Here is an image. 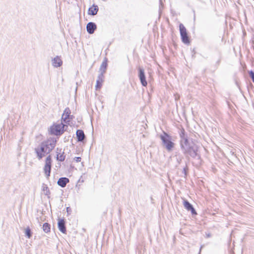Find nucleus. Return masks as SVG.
Here are the masks:
<instances>
[{"label":"nucleus","instance_id":"1","mask_svg":"<svg viewBox=\"0 0 254 254\" xmlns=\"http://www.w3.org/2000/svg\"><path fill=\"white\" fill-rule=\"evenodd\" d=\"M57 140L55 138H50L45 141L42 142L37 148L35 151L38 158L40 160L46 154L50 152L55 148Z\"/></svg>","mask_w":254,"mask_h":254},{"label":"nucleus","instance_id":"2","mask_svg":"<svg viewBox=\"0 0 254 254\" xmlns=\"http://www.w3.org/2000/svg\"><path fill=\"white\" fill-rule=\"evenodd\" d=\"M180 145L181 149L185 154H189L191 157L195 158L198 156L197 146L193 143H190L189 140L181 142Z\"/></svg>","mask_w":254,"mask_h":254},{"label":"nucleus","instance_id":"3","mask_svg":"<svg viewBox=\"0 0 254 254\" xmlns=\"http://www.w3.org/2000/svg\"><path fill=\"white\" fill-rule=\"evenodd\" d=\"M160 137L162 141L163 145L167 151H172L174 147L175 143L171 141V136L165 132H163V133L160 135Z\"/></svg>","mask_w":254,"mask_h":254},{"label":"nucleus","instance_id":"4","mask_svg":"<svg viewBox=\"0 0 254 254\" xmlns=\"http://www.w3.org/2000/svg\"><path fill=\"white\" fill-rule=\"evenodd\" d=\"M64 126L62 123L54 124L50 127V133L55 135H60L64 133Z\"/></svg>","mask_w":254,"mask_h":254},{"label":"nucleus","instance_id":"5","mask_svg":"<svg viewBox=\"0 0 254 254\" xmlns=\"http://www.w3.org/2000/svg\"><path fill=\"white\" fill-rule=\"evenodd\" d=\"M52 166V158L51 155H49L46 159L45 164L44 167V171L45 176L48 178L50 176Z\"/></svg>","mask_w":254,"mask_h":254},{"label":"nucleus","instance_id":"6","mask_svg":"<svg viewBox=\"0 0 254 254\" xmlns=\"http://www.w3.org/2000/svg\"><path fill=\"white\" fill-rule=\"evenodd\" d=\"M180 31L181 36V39L183 43L188 44L190 43L189 38L187 32V30L183 24H180Z\"/></svg>","mask_w":254,"mask_h":254},{"label":"nucleus","instance_id":"7","mask_svg":"<svg viewBox=\"0 0 254 254\" xmlns=\"http://www.w3.org/2000/svg\"><path fill=\"white\" fill-rule=\"evenodd\" d=\"M183 205L184 207L188 211H190L192 215L197 214L196 212L192 205L190 204L187 200L183 199Z\"/></svg>","mask_w":254,"mask_h":254},{"label":"nucleus","instance_id":"8","mask_svg":"<svg viewBox=\"0 0 254 254\" xmlns=\"http://www.w3.org/2000/svg\"><path fill=\"white\" fill-rule=\"evenodd\" d=\"M139 78L140 80V82L142 86H146L147 84V82L146 80V77L145 75L144 70L143 68H139Z\"/></svg>","mask_w":254,"mask_h":254},{"label":"nucleus","instance_id":"9","mask_svg":"<svg viewBox=\"0 0 254 254\" xmlns=\"http://www.w3.org/2000/svg\"><path fill=\"white\" fill-rule=\"evenodd\" d=\"M70 110L68 108H65L62 115V120H63L65 123L69 122L70 120L71 119L70 115Z\"/></svg>","mask_w":254,"mask_h":254},{"label":"nucleus","instance_id":"10","mask_svg":"<svg viewBox=\"0 0 254 254\" xmlns=\"http://www.w3.org/2000/svg\"><path fill=\"white\" fill-rule=\"evenodd\" d=\"M52 65L55 67H59L63 64V61L60 56H57L52 60Z\"/></svg>","mask_w":254,"mask_h":254},{"label":"nucleus","instance_id":"11","mask_svg":"<svg viewBox=\"0 0 254 254\" xmlns=\"http://www.w3.org/2000/svg\"><path fill=\"white\" fill-rule=\"evenodd\" d=\"M97 28L96 24L92 22H89L86 25V30L89 34H92Z\"/></svg>","mask_w":254,"mask_h":254},{"label":"nucleus","instance_id":"12","mask_svg":"<svg viewBox=\"0 0 254 254\" xmlns=\"http://www.w3.org/2000/svg\"><path fill=\"white\" fill-rule=\"evenodd\" d=\"M103 81H104V75L103 74V72H101L99 74V75L98 76V78L96 81V84L95 86V88H96V90H98L101 87Z\"/></svg>","mask_w":254,"mask_h":254},{"label":"nucleus","instance_id":"13","mask_svg":"<svg viewBox=\"0 0 254 254\" xmlns=\"http://www.w3.org/2000/svg\"><path fill=\"white\" fill-rule=\"evenodd\" d=\"M69 182V180L67 178L62 177L58 180L57 184L59 186L64 188Z\"/></svg>","mask_w":254,"mask_h":254},{"label":"nucleus","instance_id":"14","mask_svg":"<svg viewBox=\"0 0 254 254\" xmlns=\"http://www.w3.org/2000/svg\"><path fill=\"white\" fill-rule=\"evenodd\" d=\"M58 226L59 230L63 233L66 232V228L65 226V221L64 219H59L58 220Z\"/></svg>","mask_w":254,"mask_h":254},{"label":"nucleus","instance_id":"15","mask_svg":"<svg viewBox=\"0 0 254 254\" xmlns=\"http://www.w3.org/2000/svg\"><path fill=\"white\" fill-rule=\"evenodd\" d=\"M62 151V149L57 148V160L63 162L64 160L65 156L64 155V152H63L62 154L61 152Z\"/></svg>","mask_w":254,"mask_h":254},{"label":"nucleus","instance_id":"16","mask_svg":"<svg viewBox=\"0 0 254 254\" xmlns=\"http://www.w3.org/2000/svg\"><path fill=\"white\" fill-rule=\"evenodd\" d=\"M179 135L181 138L180 142L186 141L188 139V136L184 128H182L180 130L179 132Z\"/></svg>","mask_w":254,"mask_h":254},{"label":"nucleus","instance_id":"17","mask_svg":"<svg viewBox=\"0 0 254 254\" xmlns=\"http://www.w3.org/2000/svg\"><path fill=\"white\" fill-rule=\"evenodd\" d=\"M76 136L78 141H83L85 137L83 131L81 129L77 130Z\"/></svg>","mask_w":254,"mask_h":254},{"label":"nucleus","instance_id":"18","mask_svg":"<svg viewBox=\"0 0 254 254\" xmlns=\"http://www.w3.org/2000/svg\"><path fill=\"white\" fill-rule=\"evenodd\" d=\"M98 11V7L97 5H93V6L90 7L88 9V14L91 15H95L97 14Z\"/></svg>","mask_w":254,"mask_h":254},{"label":"nucleus","instance_id":"19","mask_svg":"<svg viewBox=\"0 0 254 254\" xmlns=\"http://www.w3.org/2000/svg\"><path fill=\"white\" fill-rule=\"evenodd\" d=\"M42 191L45 195H49L50 193L48 187L45 184L42 185Z\"/></svg>","mask_w":254,"mask_h":254},{"label":"nucleus","instance_id":"20","mask_svg":"<svg viewBox=\"0 0 254 254\" xmlns=\"http://www.w3.org/2000/svg\"><path fill=\"white\" fill-rule=\"evenodd\" d=\"M107 66V64L106 62H103L100 67V70L101 72H103V74L105 72L106 68Z\"/></svg>","mask_w":254,"mask_h":254},{"label":"nucleus","instance_id":"21","mask_svg":"<svg viewBox=\"0 0 254 254\" xmlns=\"http://www.w3.org/2000/svg\"><path fill=\"white\" fill-rule=\"evenodd\" d=\"M43 229L45 233L50 232V225L48 223H45L43 225Z\"/></svg>","mask_w":254,"mask_h":254},{"label":"nucleus","instance_id":"22","mask_svg":"<svg viewBox=\"0 0 254 254\" xmlns=\"http://www.w3.org/2000/svg\"><path fill=\"white\" fill-rule=\"evenodd\" d=\"M25 234L28 238L29 239L31 238V237L32 236V232L29 227H27L26 228Z\"/></svg>","mask_w":254,"mask_h":254},{"label":"nucleus","instance_id":"23","mask_svg":"<svg viewBox=\"0 0 254 254\" xmlns=\"http://www.w3.org/2000/svg\"><path fill=\"white\" fill-rule=\"evenodd\" d=\"M249 74L253 82H254V72L253 70L249 71Z\"/></svg>","mask_w":254,"mask_h":254},{"label":"nucleus","instance_id":"24","mask_svg":"<svg viewBox=\"0 0 254 254\" xmlns=\"http://www.w3.org/2000/svg\"><path fill=\"white\" fill-rule=\"evenodd\" d=\"M74 160L76 162H79L81 161V158L79 157H76L74 158Z\"/></svg>","mask_w":254,"mask_h":254},{"label":"nucleus","instance_id":"25","mask_svg":"<svg viewBox=\"0 0 254 254\" xmlns=\"http://www.w3.org/2000/svg\"><path fill=\"white\" fill-rule=\"evenodd\" d=\"M71 209L70 207H68L66 208V211L67 213H69V212L70 211Z\"/></svg>","mask_w":254,"mask_h":254},{"label":"nucleus","instance_id":"26","mask_svg":"<svg viewBox=\"0 0 254 254\" xmlns=\"http://www.w3.org/2000/svg\"><path fill=\"white\" fill-rule=\"evenodd\" d=\"M202 247H203V246H201V247H200V250H199V254H200V252H201V249H202Z\"/></svg>","mask_w":254,"mask_h":254}]
</instances>
